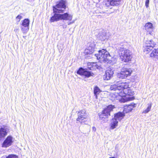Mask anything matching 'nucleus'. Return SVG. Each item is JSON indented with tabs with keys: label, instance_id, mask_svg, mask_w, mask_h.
Returning a JSON list of instances; mask_svg holds the SVG:
<instances>
[{
	"label": "nucleus",
	"instance_id": "nucleus-4",
	"mask_svg": "<svg viewBox=\"0 0 158 158\" xmlns=\"http://www.w3.org/2000/svg\"><path fill=\"white\" fill-rule=\"evenodd\" d=\"M120 58L121 60L125 62H128L132 58L131 53L130 50L121 47L119 48Z\"/></svg>",
	"mask_w": 158,
	"mask_h": 158
},
{
	"label": "nucleus",
	"instance_id": "nucleus-36",
	"mask_svg": "<svg viewBox=\"0 0 158 158\" xmlns=\"http://www.w3.org/2000/svg\"><path fill=\"white\" fill-rule=\"evenodd\" d=\"M23 37L25 39L26 38V36H23Z\"/></svg>",
	"mask_w": 158,
	"mask_h": 158
},
{
	"label": "nucleus",
	"instance_id": "nucleus-10",
	"mask_svg": "<svg viewBox=\"0 0 158 158\" xmlns=\"http://www.w3.org/2000/svg\"><path fill=\"white\" fill-rule=\"evenodd\" d=\"M95 45L93 43H90L89 44V46L84 51V53L86 55L91 54H92L95 51Z\"/></svg>",
	"mask_w": 158,
	"mask_h": 158
},
{
	"label": "nucleus",
	"instance_id": "nucleus-3",
	"mask_svg": "<svg viewBox=\"0 0 158 158\" xmlns=\"http://www.w3.org/2000/svg\"><path fill=\"white\" fill-rule=\"evenodd\" d=\"M98 60L102 62L111 63V57L109 53L105 49H102L98 51V53L95 54Z\"/></svg>",
	"mask_w": 158,
	"mask_h": 158
},
{
	"label": "nucleus",
	"instance_id": "nucleus-16",
	"mask_svg": "<svg viewBox=\"0 0 158 158\" xmlns=\"http://www.w3.org/2000/svg\"><path fill=\"white\" fill-rule=\"evenodd\" d=\"M114 71L113 69H107L106 72V80H110L113 76Z\"/></svg>",
	"mask_w": 158,
	"mask_h": 158
},
{
	"label": "nucleus",
	"instance_id": "nucleus-31",
	"mask_svg": "<svg viewBox=\"0 0 158 158\" xmlns=\"http://www.w3.org/2000/svg\"><path fill=\"white\" fill-rule=\"evenodd\" d=\"M119 145L118 144H117L115 147V150L117 151L118 150Z\"/></svg>",
	"mask_w": 158,
	"mask_h": 158
},
{
	"label": "nucleus",
	"instance_id": "nucleus-12",
	"mask_svg": "<svg viewBox=\"0 0 158 158\" xmlns=\"http://www.w3.org/2000/svg\"><path fill=\"white\" fill-rule=\"evenodd\" d=\"M152 51L150 57L155 61L158 60V48L154 49Z\"/></svg>",
	"mask_w": 158,
	"mask_h": 158
},
{
	"label": "nucleus",
	"instance_id": "nucleus-15",
	"mask_svg": "<svg viewBox=\"0 0 158 158\" xmlns=\"http://www.w3.org/2000/svg\"><path fill=\"white\" fill-rule=\"evenodd\" d=\"M109 35L104 31L99 33V38L102 41H105L109 38Z\"/></svg>",
	"mask_w": 158,
	"mask_h": 158
},
{
	"label": "nucleus",
	"instance_id": "nucleus-26",
	"mask_svg": "<svg viewBox=\"0 0 158 158\" xmlns=\"http://www.w3.org/2000/svg\"><path fill=\"white\" fill-rule=\"evenodd\" d=\"M5 158H18V156L16 154H10L5 156Z\"/></svg>",
	"mask_w": 158,
	"mask_h": 158
},
{
	"label": "nucleus",
	"instance_id": "nucleus-6",
	"mask_svg": "<svg viewBox=\"0 0 158 158\" xmlns=\"http://www.w3.org/2000/svg\"><path fill=\"white\" fill-rule=\"evenodd\" d=\"M156 45V43L152 40H148L144 43L143 46V52L146 53H148L152 50Z\"/></svg>",
	"mask_w": 158,
	"mask_h": 158
},
{
	"label": "nucleus",
	"instance_id": "nucleus-18",
	"mask_svg": "<svg viewBox=\"0 0 158 158\" xmlns=\"http://www.w3.org/2000/svg\"><path fill=\"white\" fill-rule=\"evenodd\" d=\"M118 121L114 118L112 119L110 124V129H114L118 126Z\"/></svg>",
	"mask_w": 158,
	"mask_h": 158
},
{
	"label": "nucleus",
	"instance_id": "nucleus-37",
	"mask_svg": "<svg viewBox=\"0 0 158 158\" xmlns=\"http://www.w3.org/2000/svg\"><path fill=\"white\" fill-rule=\"evenodd\" d=\"M1 139H0V141L1 140Z\"/></svg>",
	"mask_w": 158,
	"mask_h": 158
},
{
	"label": "nucleus",
	"instance_id": "nucleus-17",
	"mask_svg": "<svg viewBox=\"0 0 158 158\" xmlns=\"http://www.w3.org/2000/svg\"><path fill=\"white\" fill-rule=\"evenodd\" d=\"M125 116V114L123 112H119L114 115V118L120 121Z\"/></svg>",
	"mask_w": 158,
	"mask_h": 158
},
{
	"label": "nucleus",
	"instance_id": "nucleus-19",
	"mask_svg": "<svg viewBox=\"0 0 158 158\" xmlns=\"http://www.w3.org/2000/svg\"><path fill=\"white\" fill-rule=\"evenodd\" d=\"M30 24V20L28 19H25L22 21V23L21 25L22 26L29 27Z\"/></svg>",
	"mask_w": 158,
	"mask_h": 158
},
{
	"label": "nucleus",
	"instance_id": "nucleus-13",
	"mask_svg": "<svg viewBox=\"0 0 158 158\" xmlns=\"http://www.w3.org/2000/svg\"><path fill=\"white\" fill-rule=\"evenodd\" d=\"M13 139H5L2 144V147L7 148L12 145L14 140Z\"/></svg>",
	"mask_w": 158,
	"mask_h": 158
},
{
	"label": "nucleus",
	"instance_id": "nucleus-33",
	"mask_svg": "<svg viewBox=\"0 0 158 158\" xmlns=\"http://www.w3.org/2000/svg\"><path fill=\"white\" fill-rule=\"evenodd\" d=\"M93 130H94V131H95L96 130V128L94 127H93Z\"/></svg>",
	"mask_w": 158,
	"mask_h": 158
},
{
	"label": "nucleus",
	"instance_id": "nucleus-34",
	"mask_svg": "<svg viewBox=\"0 0 158 158\" xmlns=\"http://www.w3.org/2000/svg\"><path fill=\"white\" fill-rule=\"evenodd\" d=\"M6 138H8V139H9V138H12V137L11 136H9Z\"/></svg>",
	"mask_w": 158,
	"mask_h": 158
},
{
	"label": "nucleus",
	"instance_id": "nucleus-27",
	"mask_svg": "<svg viewBox=\"0 0 158 158\" xmlns=\"http://www.w3.org/2000/svg\"><path fill=\"white\" fill-rule=\"evenodd\" d=\"M78 116H84L87 117V116L86 113V111L85 110H82L79 112Z\"/></svg>",
	"mask_w": 158,
	"mask_h": 158
},
{
	"label": "nucleus",
	"instance_id": "nucleus-29",
	"mask_svg": "<svg viewBox=\"0 0 158 158\" xmlns=\"http://www.w3.org/2000/svg\"><path fill=\"white\" fill-rule=\"evenodd\" d=\"M22 18V16L20 15H19L16 17V19L17 21L19 22Z\"/></svg>",
	"mask_w": 158,
	"mask_h": 158
},
{
	"label": "nucleus",
	"instance_id": "nucleus-8",
	"mask_svg": "<svg viewBox=\"0 0 158 158\" xmlns=\"http://www.w3.org/2000/svg\"><path fill=\"white\" fill-rule=\"evenodd\" d=\"M144 28L146 31L147 34L152 35V32L154 29L153 24L150 22L146 23L144 26Z\"/></svg>",
	"mask_w": 158,
	"mask_h": 158
},
{
	"label": "nucleus",
	"instance_id": "nucleus-30",
	"mask_svg": "<svg viewBox=\"0 0 158 158\" xmlns=\"http://www.w3.org/2000/svg\"><path fill=\"white\" fill-rule=\"evenodd\" d=\"M149 0H146L145 2V6L147 8H148L149 6Z\"/></svg>",
	"mask_w": 158,
	"mask_h": 158
},
{
	"label": "nucleus",
	"instance_id": "nucleus-35",
	"mask_svg": "<svg viewBox=\"0 0 158 158\" xmlns=\"http://www.w3.org/2000/svg\"><path fill=\"white\" fill-rule=\"evenodd\" d=\"M109 158H116V157H115L114 156H113V157H109Z\"/></svg>",
	"mask_w": 158,
	"mask_h": 158
},
{
	"label": "nucleus",
	"instance_id": "nucleus-25",
	"mask_svg": "<svg viewBox=\"0 0 158 158\" xmlns=\"http://www.w3.org/2000/svg\"><path fill=\"white\" fill-rule=\"evenodd\" d=\"M84 73L83 75L87 77H89L91 76H93V74L92 73H91L89 71H87L86 70L85 71V72Z\"/></svg>",
	"mask_w": 158,
	"mask_h": 158
},
{
	"label": "nucleus",
	"instance_id": "nucleus-11",
	"mask_svg": "<svg viewBox=\"0 0 158 158\" xmlns=\"http://www.w3.org/2000/svg\"><path fill=\"white\" fill-rule=\"evenodd\" d=\"M60 14L61 20L71 21L73 19V15L71 14H69L68 13Z\"/></svg>",
	"mask_w": 158,
	"mask_h": 158
},
{
	"label": "nucleus",
	"instance_id": "nucleus-14",
	"mask_svg": "<svg viewBox=\"0 0 158 158\" xmlns=\"http://www.w3.org/2000/svg\"><path fill=\"white\" fill-rule=\"evenodd\" d=\"M136 106V104L133 103L124 106L123 111L126 113H129L131 112Z\"/></svg>",
	"mask_w": 158,
	"mask_h": 158
},
{
	"label": "nucleus",
	"instance_id": "nucleus-1",
	"mask_svg": "<svg viewBox=\"0 0 158 158\" xmlns=\"http://www.w3.org/2000/svg\"><path fill=\"white\" fill-rule=\"evenodd\" d=\"M110 89L111 90L116 91L114 94L112 95V96L121 102L131 101L135 98L133 96H133L135 94L134 91L129 87L128 84L127 82H117L111 85Z\"/></svg>",
	"mask_w": 158,
	"mask_h": 158
},
{
	"label": "nucleus",
	"instance_id": "nucleus-7",
	"mask_svg": "<svg viewBox=\"0 0 158 158\" xmlns=\"http://www.w3.org/2000/svg\"><path fill=\"white\" fill-rule=\"evenodd\" d=\"M132 72L131 69L123 67L121 69L120 72L118 73L117 76L122 79H125L130 76Z\"/></svg>",
	"mask_w": 158,
	"mask_h": 158
},
{
	"label": "nucleus",
	"instance_id": "nucleus-20",
	"mask_svg": "<svg viewBox=\"0 0 158 158\" xmlns=\"http://www.w3.org/2000/svg\"><path fill=\"white\" fill-rule=\"evenodd\" d=\"M101 92V90L97 86H95L94 87V93L96 98H97L98 95Z\"/></svg>",
	"mask_w": 158,
	"mask_h": 158
},
{
	"label": "nucleus",
	"instance_id": "nucleus-24",
	"mask_svg": "<svg viewBox=\"0 0 158 158\" xmlns=\"http://www.w3.org/2000/svg\"><path fill=\"white\" fill-rule=\"evenodd\" d=\"M21 30L24 34H26L29 30V27L21 26Z\"/></svg>",
	"mask_w": 158,
	"mask_h": 158
},
{
	"label": "nucleus",
	"instance_id": "nucleus-23",
	"mask_svg": "<svg viewBox=\"0 0 158 158\" xmlns=\"http://www.w3.org/2000/svg\"><path fill=\"white\" fill-rule=\"evenodd\" d=\"M152 106V103L148 104L147 108L143 111L142 113L143 114H146L148 113L151 110Z\"/></svg>",
	"mask_w": 158,
	"mask_h": 158
},
{
	"label": "nucleus",
	"instance_id": "nucleus-5",
	"mask_svg": "<svg viewBox=\"0 0 158 158\" xmlns=\"http://www.w3.org/2000/svg\"><path fill=\"white\" fill-rule=\"evenodd\" d=\"M115 108L114 106L110 105L108 106L107 108L103 110L102 113H99V119L101 120H102L103 118H106L105 120H104V122H106L108 121L107 118L110 115V112L113 111V109Z\"/></svg>",
	"mask_w": 158,
	"mask_h": 158
},
{
	"label": "nucleus",
	"instance_id": "nucleus-2",
	"mask_svg": "<svg viewBox=\"0 0 158 158\" xmlns=\"http://www.w3.org/2000/svg\"><path fill=\"white\" fill-rule=\"evenodd\" d=\"M65 4V1L62 0L60 1L58 4L53 7V12L56 14L51 18L50 20L51 22L61 20L60 14H57L64 13L66 8Z\"/></svg>",
	"mask_w": 158,
	"mask_h": 158
},
{
	"label": "nucleus",
	"instance_id": "nucleus-28",
	"mask_svg": "<svg viewBox=\"0 0 158 158\" xmlns=\"http://www.w3.org/2000/svg\"><path fill=\"white\" fill-rule=\"evenodd\" d=\"M85 70L83 69L82 68H80L79 70L77 71V74L80 75H83L84 73L85 72Z\"/></svg>",
	"mask_w": 158,
	"mask_h": 158
},
{
	"label": "nucleus",
	"instance_id": "nucleus-22",
	"mask_svg": "<svg viewBox=\"0 0 158 158\" xmlns=\"http://www.w3.org/2000/svg\"><path fill=\"white\" fill-rule=\"evenodd\" d=\"M6 134V130L5 129L3 128L0 129V138L4 137Z\"/></svg>",
	"mask_w": 158,
	"mask_h": 158
},
{
	"label": "nucleus",
	"instance_id": "nucleus-21",
	"mask_svg": "<svg viewBox=\"0 0 158 158\" xmlns=\"http://www.w3.org/2000/svg\"><path fill=\"white\" fill-rule=\"evenodd\" d=\"M87 117L85 116H78V118L77 119V121L78 123H82L86 121V119Z\"/></svg>",
	"mask_w": 158,
	"mask_h": 158
},
{
	"label": "nucleus",
	"instance_id": "nucleus-9",
	"mask_svg": "<svg viewBox=\"0 0 158 158\" xmlns=\"http://www.w3.org/2000/svg\"><path fill=\"white\" fill-rule=\"evenodd\" d=\"M105 5L106 6L112 8L111 6H117L119 4L121 0H107Z\"/></svg>",
	"mask_w": 158,
	"mask_h": 158
},
{
	"label": "nucleus",
	"instance_id": "nucleus-32",
	"mask_svg": "<svg viewBox=\"0 0 158 158\" xmlns=\"http://www.w3.org/2000/svg\"><path fill=\"white\" fill-rule=\"evenodd\" d=\"M74 23V21H73L71 22H69L68 23V25H70V24L73 23Z\"/></svg>",
	"mask_w": 158,
	"mask_h": 158
}]
</instances>
